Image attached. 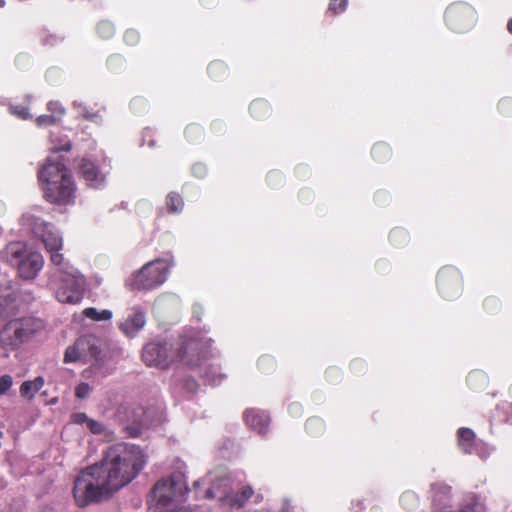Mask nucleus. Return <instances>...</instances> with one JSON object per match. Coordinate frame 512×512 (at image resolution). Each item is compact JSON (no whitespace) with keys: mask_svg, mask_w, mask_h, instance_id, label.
Here are the masks:
<instances>
[{"mask_svg":"<svg viewBox=\"0 0 512 512\" xmlns=\"http://www.w3.org/2000/svg\"><path fill=\"white\" fill-rule=\"evenodd\" d=\"M142 358L148 366L166 369L175 361V351L171 345L153 342L144 347Z\"/></svg>","mask_w":512,"mask_h":512,"instance_id":"obj_8","label":"nucleus"},{"mask_svg":"<svg viewBox=\"0 0 512 512\" xmlns=\"http://www.w3.org/2000/svg\"><path fill=\"white\" fill-rule=\"evenodd\" d=\"M401 235H402V236H405V233H404L403 231H401V230H394V231L392 232V234H391V237H392V239H393V238H395V237H397V236H401Z\"/></svg>","mask_w":512,"mask_h":512,"instance_id":"obj_38","label":"nucleus"},{"mask_svg":"<svg viewBox=\"0 0 512 512\" xmlns=\"http://www.w3.org/2000/svg\"><path fill=\"white\" fill-rule=\"evenodd\" d=\"M347 4V0H331L329 4V10L333 11L335 14H338L346 9Z\"/></svg>","mask_w":512,"mask_h":512,"instance_id":"obj_24","label":"nucleus"},{"mask_svg":"<svg viewBox=\"0 0 512 512\" xmlns=\"http://www.w3.org/2000/svg\"><path fill=\"white\" fill-rule=\"evenodd\" d=\"M91 387L85 382L79 383L75 388V395L79 399H85L89 396Z\"/></svg>","mask_w":512,"mask_h":512,"instance_id":"obj_22","label":"nucleus"},{"mask_svg":"<svg viewBox=\"0 0 512 512\" xmlns=\"http://www.w3.org/2000/svg\"><path fill=\"white\" fill-rule=\"evenodd\" d=\"M174 486L175 483L171 479H162L154 485L148 499L150 512L168 511L174 507L176 497Z\"/></svg>","mask_w":512,"mask_h":512,"instance_id":"obj_7","label":"nucleus"},{"mask_svg":"<svg viewBox=\"0 0 512 512\" xmlns=\"http://www.w3.org/2000/svg\"><path fill=\"white\" fill-rule=\"evenodd\" d=\"M167 205L171 211L176 212L182 208L183 202L179 195L172 193L167 197Z\"/></svg>","mask_w":512,"mask_h":512,"instance_id":"obj_20","label":"nucleus"},{"mask_svg":"<svg viewBox=\"0 0 512 512\" xmlns=\"http://www.w3.org/2000/svg\"><path fill=\"white\" fill-rule=\"evenodd\" d=\"M408 498H414V496H413L412 494H404V495L402 496V501H405V500H406V499H408Z\"/></svg>","mask_w":512,"mask_h":512,"instance_id":"obj_41","label":"nucleus"},{"mask_svg":"<svg viewBox=\"0 0 512 512\" xmlns=\"http://www.w3.org/2000/svg\"><path fill=\"white\" fill-rule=\"evenodd\" d=\"M217 66H219V64H216V63H215V64H212V65L210 66V69H213V68H215V67H217Z\"/></svg>","mask_w":512,"mask_h":512,"instance_id":"obj_44","label":"nucleus"},{"mask_svg":"<svg viewBox=\"0 0 512 512\" xmlns=\"http://www.w3.org/2000/svg\"><path fill=\"white\" fill-rule=\"evenodd\" d=\"M42 327L43 323L35 318L11 320L0 331V346L7 352L14 351Z\"/></svg>","mask_w":512,"mask_h":512,"instance_id":"obj_4","label":"nucleus"},{"mask_svg":"<svg viewBox=\"0 0 512 512\" xmlns=\"http://www.w3.org/2000/svg\"><path fill=\"white\" fill-rule=\"evenodd\" d=\"M145 324V313L139 308H133L131 314L120 323L119 327L127 337H135Z\"/></svg>","mask_w":512,"mask_h":512,"instance_id":"obj_11","label":"nucleus"},{"mask_svg":"<svg viewBox=\"0 0 512 512\" xmlns=\"http://www.w3.org/2000/svg\"><path fill=\"white\" fill-rule=\"evenodd\" d=\"M221 483L226 485L228 483V479H222L220 480L219 484H214L211 488L207 489L205 492V497L209 499L215 497L218 494L217 491L219 490Z\"/></svg>","mask_w":512,"mask_h":512,"instance_id":"obj_28","label":"nucleus"},{"mask_svg":"<svg viewBox=\"0 0 512 512\" xmlns=\"http://www.w3.org/2000/svg\"><path fill=\"white\" fill-rule=\"evenodd\" d=\"M44 380L42 377H37L34 380H28L20 386V395L24 398L32 399L35 394L43 387Z\"/></svg>","mask_w":512,"mask_h":512,"instance_id":"obj_16","label":"nucleus"},{"mask_svg":"<svg viewBox=\"0 0 512 512\" xmlns=\"http://www.w3.org/2000/svg\"><path fill=\"white\" fill-rule=\"evenodd\" d=\"M476 13L467 4L459 3L450 6L446 11V20L452 29L464 31L473 26Z\"/></svg>","mask_w":512,"mask_h":512,"instance_id":"obj_9","label":"nucleus"},{"mask_svg":"<svg viewBox=\"0 0 512 512\" xmlns=\"http://www.w3.org/2000/svg\"><path fill=\"white\" fill-rule=\"evenodd\" d=\"M251 113L255 116V117H258L259 116V112H266L268 110V106L265 102L263 101H254L252 104H251Z\"/></svg>","mask_w":512,"mask_h":512,"instance_id":"obj_26","label":"nucleus"},{"mask_svg":"<svg viewBox=\"0 0 512 512\" xmlns=\"http://www.w3.org/2000/svg\"><path fill=\"white\" fill-rule=\"evenodd\" d=\"M507 29L508 31L512 34V19L509 20L508 24H507Z\"/></svg>","mask_w":512,"mask_h":512,"instance_id":"obj_42","label":"nucleus"},{"mask_svg":"<svg viewBox=\"0 0 512 512\" xmlns=\"http://www.w3.org/2000/svg\"><path fill=\"white\" fill-rule=\"evenodd\" d=\"M75 343L81 346L79 347V351L82 353L84 363L98 359L100 355V345L99 340L95 336L86 335L80 337Z\"/></svg>","mask_w":512,"mask_h":512,"instance_id":"obj_12","label":"nucleus"},{"mask_svg":"<svg viewBox=\"0 0 512 512\" xmlns=\"http://www.w3.org/2000/svg\"><path fill=\"white\" fill-rule=\"evenodd\" d=\"M84 315L95 321L109 320L112 317L110 310L98 311L96 308L90 307L84 310Z\"/></svg>","mask_w":512,"mask_h":512,"instance_id":"obj_19","label":"nucleus"},{"mask_svg":"<svg viewBox=\"0 0 512 512\" xmlns=\"http://www.w3.org/2000/svg\"><path fill=\"white\" fill-rule=\"evenodd\" d=\"M387 151H388V149H387V147H386V146H384V145H376V146L373 148V154H374L375 156H377V155H378V153H380V152H387Z\"/></svg>","mask_w":512,"mask_h":512,"instance_id":"obj_35","label":"nucleus"},{"mask_svg":"<svg viewBox=\"0 0 512 512\" xmlns=\"http://www.w3.org/2000/svg\"><path fill=\"white\" fill-rule=\"evenodd\" d=\"M171 512H190V511L187 508H181V509H179L177 511H171Z\"/></svg>","mask_w":512,"mask_h":512,"instance_id":"obj_43","label":"nucleus"},{"mask_svg":"<svg viewBox=\"0 0 512 512\" xmlns=\"http://www.w3.org/2000/svg\"><path fill=\"white\" fill-rule=\"evenodd\" d=\"M9 261L18 266L22 278L32 279L42 269L44 260L40 253L30 252L25 254V248L21 243H12L7 247Z\"/></svg>","mask_w":512,"mask_h":512,"instance_id":"obj_6","label":"nucleus"},{"mask_svg":"<svg viewBox=\"0 0 512 512\" xmlns=\"http://www.w3.org/2000/svg\"><path fill=\"white\" fill-rule=\"evenodd\" d=\"M86 426L94 434H100L103 431V425L93 419H89Z\"/></svg>","mask_w":512,"mask_h":512,"instance_id":"obj_29","label":"nucleus"},{"mask_svg":"<svg viewBox=\"0 0 512 512\" xmlns=\"http://www.w3.org/2000/svg\"><path fill=\"white\" fill-rule=\"evenodd\" d=\"M59 120L56 115H41L36 119L38 126H49Z\"/></svg>","mask_w":512,"mask_h":512,"instance_id":"obj_25","label":"nucleus"},{"mask_svg":"<svg viewBox=\"0 0 512 512\" xmlns=\"http://www.w3.org/2000/svg\"><path fill=\"white\" fill-rule=\"evenodd\" d=\"M459 512H480V507L475 504H469L462 508Z\"/></svg>","mask_w":512,"mask_h":512,"instance_id":"obj_34","label":"nucleus"},{"mask_svg":"<svg viewBox=\"0 0 512 512\" xmlns=\"http://www.w3.org/2000/svg\"><path fill=\"white\" fill-rule=\"evenodd\" d=\"M173 260L157 259L144 265L130 279L132 289L150 290L165 282Z\"/></svg>","mask_w":512,"mask_h":512,"instance_id":"obj_5","label":"nucleus"},{"mask_svg":"<svg viewBox=\"0 0 512 512\" xmlns=\"http://www.w3.org/2000/svg\"><path fill=\"white\" fill-rule=\"evenodd\" d=\"M199 346L200 344L196 340L182 343L177 351H175V360H179L188 366L197 365L201 358Z\"/></svg>","mask_w":512,"mask_h":512,"instance_id":"obj_10","label":"nucleus"},{"mask_svg":"<svg viewBox=\"0 0 512 512\" xmlns=\"http://www.w3.org/2000/svg\"><path fill=\"white\" fill-rule=\"evenodd\" d=\"M11 112L22 119H28L30 114L25 107H11Z\"/></svg>","mask_w":512,"mask_h":512,"instance_id":"obj_30","label":"nucleus"},{"mask_svg":"<svg viewBox=\"0 0 512 512\" xmlns=\"http://www.w3.org/2000/svg\"><path fill=\"white\" fill-rule=\"evenodd\" d=\"M51 141L54 144L51 148L53 152L68 151L71 148V144L69 141H64L61 145L56 144L54 139H52Z\"/></svg>","mask_w":512,"mask_h":512,"instance_id":"obj_31","label":"nucleus"},{"mask_svg":"<svg viewBox=\"0 0 512 512\" xmlns=\"http://www.w3.org/2000/svg\"><path fill=\"white\" fill-rule=\"evenodd\" d=\"M30 211L23 215V223L39 238L50 254V261L55 266L50 274L49 286L55 290L56 298L63 303L75 304L82 299L84 278L65 261L59 253L63 239L59 232L37 213Z\"/></svg>","mask_w":512,"mask_h":512,"instance_id":"obj_2","label":"nucleus"},{"mask_svg":"<svg viewBox=\"0 0 512 512\" xmlns=\"http://www.w3.org/2000/svg\"><path fill=\"white\" fill-rule=\"evenodd\" d=\"M80 169L83 178L92 187H98L104 180V176L99 172L94 163L89 160L83 159Z\"/></svg>","mask_w":512,"mask_h":512,"instance_id":"obj_13","label":"nucleus"},{"mask_svg":"<svg viewBox=\"0 0 512 512\" xmlns=\"http://www.w3.org/2000/svg\"><path fill=\"white\" fill-rule=\"evenodd\" d=\"M204 170V168L202 166H195L194 167V172L195 173H198V174H201V172Z\"/></svg>","mask_w":512,"mask_h":512,"instance_id":"obj_40","label":"nucleus"},{"mask_svg":"<svg viewBox=\"0 0 512 512\" xmlns=\"http://www.w3.org/2000/svg\"><path fill=\"white\" fill-rule=\"evenodd\" d=\"M125 40L127 41V43L129 44H134L135 42H137L138 40V34L136 31H133V30H129L126 32V35H125Z\"/></svg>","mask_w":512,"mask_h":512,"instance_id":"obj_33","label":"nucleus"},{"mask_svg":"<svg viewBox=\"0 0 512 512\" xmlns=\"http://www.w3.org/2000/svg\"><path fill=\"white\" fill-rule=\"evenodd\" d=\"M474 438L475 434L472 430L468 428L459 430V444L465 452H470Z\"/></svg>","mask_w":512,"mask_h":512,"instance_id":"obj_18","label":"nucleus"},{"mask_svg":"<svg viewBox=\"0 0 512 512\" xmlns=\"http://www.w3.org/2000/svg\"><path fill=\"white\" fill-rule=\"evenodd\" d=\"M317 425H318V426H320V425H321L320 421H319V420H317V419H311V420H309V421H308V423H307V429H308V430H310V429L312 428V426H317Z\"/></svg>","mask_w":512,"mask_h":512,"instance_id":"obj_37","label":"nucleus"},{"mask_svg":"<svg viewBox=\"0 0 512 512\" xmlns=\"http://www.w3.org/2000/svg\"><path fill=\"white\" fill-rule=\"evenodd\" d=\"M245 421L253 429L260 433H264L270 419L265 412L248 410L245 412Z\"/></svg>","mask_w":512,"mask_h":512,"instance_id":"obj_14","label":"nucleus"},{"mask_svg":"<svg viewBox=\"0 0 512 512\" xmlns=\"http://www.w3.org/2000/svg\"><path fill=\"white\" fill-rule=\"evenodd\" d=\"M145 462L143 451L135 445L110 446L100 463L85 468L75 479L73 495L77 505L85 507L108 500L137 476Z\"/></svg>","mask_w":512,"mask_h":512,"instance_id":"obj_1","label":"nucleus"},{"mask_svg":"<svg viewBox=\"0 0 512 512\" xmlns=\"http://www.w3.org/2000/svg\"><path fill=\"white\" fill-rule=\"evenodd\" d=\"M73 422L76 424H85L87 425L89 421V417L85 413H76L72 416Z\"/></svg>","mask_w":512,"mask_h":512,"instance_id":"obj_32","label":"nucleus"},{"mask_svg":"<svg viewBox=\"0 0 512 512\" xmlns=\"http://www.w3.org/2000/svg\"><path fill=\"white\" fill-rule=\"evenodd\" d=\"M114 32L112 23L103 21L98 25V33L103 38H109Z\"/></svg>","mask_w":512,"mask_h":512,"instance_id":"obj_21","label":"nucleus"},{"mask_svg":"<svg viewBox=\"0 0 512 512\" xmlns=\"http://www.w3.org/2000/svg\"><path fill=\"white\" fill-rule=\"evenodd\" d=\"M83 116L86 118V119H89V120H96L98 118V115L97 114H90L86 111V109L84 108L83 111Z\"/></svg>","mask_w":512,"mask_h":512,"instance_id":"obj_36","label":"nucleus"},{"mask_svg":"<svg viewBox=\"0 0 512 512\" xmlns=\"http://www.w3.org/2000/svg\"><path fill=\"white\" fill-rule=\"evenodd\" d=\"M13 379L10 375L5 374L0 377V396L6 394V392L12 387Z\"/></svg>","mask_w":512,"mask_h":512,"instance_id":"obj_23","label":"nucleus"},{"mask_svg":"<svg viewBox=\"0 0 512 512\" xmlns=\"http://www.w3.org/2000/svg\"><path fill=\"white\" fill-rule=\"evenodd\" d=\"M253 494L251 487H244L241 490L240 495H236L235 497H229L226 495V491L224 490L220 495L219 498L221 501L229 504L230 506L235 507H241Z\"/></svg>","mask_w":512,"mask_h":512,"instance_id":"obj_15","label":"nucleus"},{"mask_svg":"<svg viewBox=\"0 0 512 512\" xmlns=\"http://www.w3.org/2000/svg\"><path fill=\"white\" fill-rule=\"evenodd\" d=\"M79 347H81V346L76 343L67 347L65 354H64V362L65 363H76V362L84 363V359L82 357V353L79 351Z\"/></svg>","mask_w":512,"mask_h":512,"instance_id":"obj_17","label":"nucleus"},{"mask_svg":"<svg viewBox=\"0 0 512 512\" xmlns=\"http://www.w3.org/2000/svg\"><path fill=\"white\" fill-rule=\"evenodd\" d=\"M446 274L447 272L446 271H442L439 275V283L441 284V282L445 279L446 277Z\"/></svg>","mask_w":512,"mask_h":512,"instance_id":"obj_39","label":"nucleus"},{"mask_svg":"<svg viewBox=\"0 0 512 512\" xmlns=\"http://www.w3.org/2000/svg\"><path fill=\"white\" fill-rule=\"evenodd\" d=\"M45 198L51 203H66L75 191L70 171L58 159H47L39 171Z\"/></svg>","mask_w":512,"mask_h":512,"instance_id":"obj_3","label":"nucleus"},{"mask_svg":"<svg viewBox=\"0 0 512 512\" xmlns=\"http://www.w3.org/2000/svg\"><path fill=\"white\" fill-rule=\"evenodd\" d=\"M48 110L52 113L51 115H56L57 117H59V119L64 114V109L58 102H50L48 104Z\"/></svg>","mask_w":512,"mask_h":512,"instance_id":"obj_27","label":"nucleus"},{"mask_svg":"<svg viewBox=\"0 0 512 512\" xmlns=\"http://www.w3.org/2000/svg\"><path fill=\"white\" fill-rule=\"evenodd\" d=\"M4 6V1L0 0V7Z\"/></svg>","mask_w":512,"mask_h":512,"instance_id":"obj_45","label":"nucleus"}]
</instances>
